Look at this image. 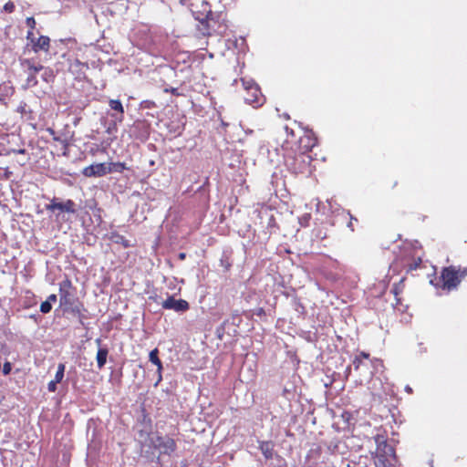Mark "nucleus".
Instances as JSON below:
<instances>
[{"mask_svg": "<svg viewBox=\"0 0 467 467\" xmlns=\"http://www.w3.org/2000/svg\"><path fill=\"white\" fill-rule=\"evenodd\" d=\"M199 10L202 11V16L197 15V30L202 36L224 33L226 26L223 23L224 16L222 12L213 13L209 3L205 1L202 3Z\"/></svg>", "mask_w": 467, "mask_h": 467, "instance_id": "f257e3e1", "label": "nucleus"}, {"mask_svg": "<svg viewBox=\"0 0 467 467\" xmlns=\"http://www.w3.org/2000/svg\"><path fill=\"white\" fill-rule=\"evenodd\" d=\"M71 287V282L69 280H65L59 285V304L60 306L63 307L64 312L70 313L77 317L79 320L80 325H84V319L87 317L84 315L83 305L78 302L75 296L69 292V288Z\"/></svg>", "mask_w": 467, "mask_h": 467, "instance_id": "f03ea898", "label": "nucleus"}, {"mask_svg": "<svg viewBox=\"0 0 467 467\" xmlns=\"http://www.w3.org/2000/svg\"><path fill=\"white\" fill-rule=\"evenodd\" d=\"M466 275L467 268L461 269L453 265L444 267L440 276L441 287L447 290L455 289Z\"/></svg>", "mask_w": 467, "mask_h": 467, "instance_id": "7ed1b4c3", "label": "nucleus"}, {"mask_svg": "<svg viewBox=\"0 0 467 467\" xmlns=\"http://www.w3.org/2000/svg\"><path fill=\"white\" fill-rule=\"evenodd\" d=\"M368 358L369 355L365 352H361L358 356H356L352 361V365L348 366L346 369L347 376H349L353 368L354 370L359 373V381L361 384L364 381H369L374 372L370 370Z\"/></svg>", "mask_w": 467, "mask_h": 467, "instance_id": "20e7f679", "label": "nucleus"}, {"mask_svg": "<svg viewBox=\"0 0 467 467\" xmlns=\"http://www.w3.org/2000/svg\"><path fill=\"white\" fill-rule=\"evenodd\" d=\"M375 442L377 444V451L375 452V456L390 459L391 461L396 462L397 457L395 450L393 446L387 442V440L384 438V436L379 434L376 435Z\"/></svg>", "mask_w": 467, "mask_h": 467, "instance_id": "39448f33", "label": "nucleus"}, {"mask_svg": "<svg viewBox=\"0 0 467 467\" xmlns=\"http://www.w3.org/2000/svg\"><path fill=\"white\" fill-rule=\"evenodd\" d=\"M157 450H159L160 457L161 455L171 456L177 450L175 440L170 436L157 434Z\"/></svg>", "mask_w": 467, "mask_h": 467, "instance_id": "423d86ee", "label": "nucleus"}, {"mask_svg": "<svg viewBox=\"0 0 467 467\" xmlns=\"http://www.w3.org/2000/svg\"><path fill=\"white\" fill-rule=\"evenodd\" d=\"M26 39L30 42L32 50L35 53H38L39 51L47 52L50 47V38L47 36L36 37L34 32L27 31Z\"/></svg>", "mask_w": 467, "mask_h": 467, "instance_id": "0eeeda50", "label": "nucleus"}, {"mask_svg": "<svg viewBox=\"0 0 467 467\" xmlns=\"http://www.w3.org/2000/svg\"><path fill=\"white\" fill-rule=\"evenodd\" d=\"M164 309H171L178 313L186 312L190 308L189 303L184 299H175L172 296H168L166 300L161 303Z\"/></svg>", "mask_w": 467, "mask_h": 467, "instance_id": "6e6552de", "label": "nucleus"}, {"mask_svg": "<svg viewBox=\"0 0 467 467\" xmlns=\"http://www.w3.org/2000/svg\"><path fill=\"white\" fill-rule=\"evenodd\" d=\"M82 174L86 177H102L108 174L107 162L94 163L83 169Z\"/></svg>", "mask_w": 467, "mask_h": 467, "instance_id": "1a4fd4ad", "label": "nucleus"}, {"mask_svg": "<svg viewBox=\"0 0 467 467\" xmlns=\"http://www.w3.org/2000/svg\"><path fill=\"white\" fill-rule=\"evenodd\" d=\"M244 101L254 108L263 105V103L265 102V99L261 93L260 88L254 87V89H250V93L246 92Z\"/></svg>", "mask_w": 467, "mask_h": 467, "instance_id": "9d476101", "label": "nucleus"}, {"mask_svg": "<svg viewBox=\"0 0 467 467\" xmlns=\"http://www.w3.org/2000/svg\"><path fill=\"white\" fill-rule=\"evenodd\" d=\"M131 132L133 136L140 141H145L150 136L149 128L143 121L135 122L132 126Z\"/></svg>", "mask_w": 467, "mask_h": 467, "instance_id": "9b49d317", "label": "nucleus"}, {"mask_svg": "<svg viewBox=\"0 0 467 467\" xmlns=\"http://www.w3.org/2000/svg\"><path fill=\"white\" fill-rule=\"evenodd\" d=\"M259 450L266 460H271L275 455V443L272 441H261Z\"/></svg>", "mask_w": 467, "mask_h": 467, "instance_id": "f8f14e48", "label": "nucleus"}, {"mask_svg": "<svg viewBox=\"0 0 467 467\" xmlns=\"http://www.w3.org/2000/svg\"><path fill=\"white\" fill-rule=\"evenodd\" d=\"M158 355H159L158 348L152 349L149 355L150 361L157 366L158 379H157V382L155 383V386H157L162 380V376H161L162 363H161V359L159 358Z\"/></svg>", "mask_w": 467, "mask_h": 467, "instance_id": "ddd939ff", "label": "nucleus"}, {"mask_svg": "<svg viewBox=\"0 0 467 467\" xmlns=\"http://www.w3.org/2000/svg\"><path fill=\"white\" fill-rule=\"evenodd\" d=\"M109 105L112 110L116 111V114H112V117L115 120L121 122L123 120L124 109L120 100L110 99Z\"/></svg>", "mask_w": 467, "mask_h": 467, "instance_id": "4468645a", "label": "nucleus"}, {"mask_svg": "<svg viewBox=\"0 0 467 467\" xmlns=\"http://www.w3.org/2000/svg\"><path fill=\"white\" fill-rule=\"evenodd\" d=\"M156 450L150 447L140 446V456L145 458L150 462L161 463L160 455L156 454Z\"/></svg>", "mask_w": 467, "mask_h": 467, "instance_id": "2eb2a0df", "label": "nucleus"}, {"mask_svg": "<svg viewBox=\"0 0 467 467\" xmlns=\"http://www.w3.org/2000/svg\"><path fill=\"white\" fill-rule=\"evenodd\" d=\"M16 111L26 120H34L36 119V114L33 109L24 101L20 102Z\"/></svg>", "mask_w": 467, "mask_h": 467, "instance_id": "dca6fc26", "label": "nucleus"}, {"mask_svg": "<svg viewBox=\"0 0 467 467\" xmlns=\"http://www.w3.org/2000/svg\"><path fill=\"white\" fill-rule=\"evenodd\" d=\"M300 147L304 151H310L316 146V139L309 135L300 138Z\"/></svg>", "mask_w": 467, "mask_h": 467, "instance_id": "f3484780", "label": "nucleus"}, {"mask_svg": "<svg viewBox=\"0 0 467 467\" xmlns=\"http://www.w3.org/2000/svg\"><path fill=\"white\" fill-rule=\"evenodd\" d=\"M108 354H109L108 348H106V347L99 348L96 359H97L98 368L99 369H101L105 366V364L107 362Z\"/></svg>", "mask_w": 467, "mask_h": 467, "instance_id": "a211bd4d", "label": "nucleus"}, {"mask_svg": "<svg viewBox=\"0 0 467 467\" xmlns=\"http://www.w3.org/2000/svg\"><path fill=\"white\" fill-rule=\"evenodd\" d=\"M58 210L63 213H76V203L72 200H67L66 202H60Z\"/></svg>", "mask_w": 467, "mask_h": 467, "instance_id": "6ab92c4d", "label": "nucleus"}, {"mask_svg": "<svg viewBox=\"0 0 467 467\" xmlns=\"http://www.w3.org/2000/svg\"><path fill=\"white\" fill-rule=\"evenodd\" d=\"M22 66L26 67L30 74H36L43 69V66L36 65L35 62L30 59H24L22 61Z\"/></svg>", "mask_w": 467, "mask_h": 467, "instance_id": "aec40b11", "label": "nucleus"}, {"mask_svg": "<svg viewBox=\"0 0 467 467\" xmlns=\"http://www.w3.org/2000/svg\"><path fill=\"white\" fill-rule=\"evenodd\" d=\"M109 239L112 243L121 244L124 248L130 246V241L118 233H111Z\"/></svg>", "mask_w": 467, "mask_h": 467, "instance_id": "412c9836", "label": "nucleus"}, {"mask_svg": "<svg viewBox=\"0 0 467 467\" xmlns=\"http://www.w3.org/2000/svg\"><path fill=\"white\" fill-rule=\"evenodd\" d=\"M108 174L112 172H122L127 169L124 162H107Z\"/></svg>", "mask_w": 467, "mask_h": 467, "instance_id": "4be33fe9", "label": "nucleus"}, {"mask_svg": "<svg viewBox=\"0 0 467 467\" xmlns=\"http://www.w3.org/2000/svg\"><path fill=\"white\" fill-rule=\"evenodd\" d=\"M157 434L156 435H151L150 437H146V439L144 440H141V442L140 443V446H143V447H151L155 450H157Z\"/></svg>", "mask_w": 467, "mask_h": 467, "instance_id": "5701e85b", "label": "nucleus"}, {"mask_svg": "<svg viewBox=\"0 0 467 467\" xmlns=\"http://www.w3.org/2000/svg\"><path fill=\"white\" fill-rule=\"evenodd\" d=\"M375 457V467H391L394 464V462L390 459L381 458L379 456Z\"/></svg>", "mask_w": 467, "mask_h": 467, "instance_id": "b1692460", "label": "nucleus"}, {"mask_svg": "<svg viewBox=\"0 0 467 467\" xmlns=\"http://www.w3.org/2000/svg\"><path fill=\"white\" fill-rule=\"evenodd\" d=\"M41 71H43L41 78L45 82L49 83L53 81L55 76L51 68L43 67V69Z\"/></svg>", "mask_w": 467, "mask_h": 467, "instance_id": "393cba45", "label": "nucleus"}, {"mask_svg": "<svg viewBox=\"0 0 467 467\" xmlns=\"http://www.w3.org/2000/svg\"><path fill=\"white\" fill-rule=\"evenodd\" d=\"M368 362H369V368H373L372 371L374 373H378L383 368V363H382V360H380V359H378V358L369 359L368 358Z\"/></svg>", "mask_w": 467, "mask_h": 467, "instance_id": "a878e982", "label": "nucleus"}, {"mask_svg": "<svg viewBox=\"0 0 467 467\" xmlns=\"http://www.w3.org/2000/svg\"><path fill=\"white\" fill-rule=\"evenodd\" d=\"M266 228L270 234L275 233V229L277 228V223L275 218L273 214L268 216V222Z\"/></svg>", "mask_w": 467, "mask_h": 467, "instance_id": "bb28decb", "label": "nucleus"}, {"mask_svg": "<svg viewBox=\"0 0 467 467\" xmlns=\"http://www.w3.org/2000/svg\"><path fill=\"white\" fill-rule=\"evenodd\" d=\"M12 174L13 172L7 167H0V182L8 181L11 178Z\"/></svg>", "mask_w": 467, "mask_h": 467, "instance_id": "cd10ccee", "label": "nucleus"}, {"mask_svg": "<svg viewBox=\"0 0 467 467\" xmlns=\"http://www.w3.org/2000/svg\"><path fill=\"white\" fill-rule=\"evenodd\" d=\"M242 82L244 89L248 93H250V89H254V87H258V85L253 79L246 80L243 78Z\"/></svg>", "mask_w": 467, "mask_h": 467, "instance_id": "c85d7f7f", "label": "nucleus"}, {"mask_svg": "<svg viewBox=\"0 0 467 467\" xmlns=\"http://www.w3.org/2000/svg\"><path fill=\"white\" fill-rule=\"evenodd\" d=\"M37 85V79L36 77V74H30L28 73L27 78H26V87L32 88Z\"/></svg>", "mask_w": 467, "mask_h": 467, "instance_id": "c756f323", "label": "nucleus"}, {"mask_svg": "<svg viewBox=\"0 0 467 467\" xmlns=\"http://www.w3.org/2000/svg\"><path fill=\"white\" fill-rule=\"evenodd\" d=\"M220 263L221 266H223L225 270H229L232 265V263L230 262L229 257L226 254H223Z\"/></svg>", "mask_w": 467, "mask_h": 467, "instance_id": "7c9ffc66", "label": "nucleus"}, {"mask_svg": "<svg viewBox=\"0 0 467 467\" xmlns=\"http://www.w3.org/2000/svg\"><path fill=\"white\" fill-rule=\"evenodd\" d=\"M12 91V88L8 87L7 85H1L0 86V101H4L3 96H8L9 93Z\"/></svg>", "mask_w": 467, "mask_h": 467, "instance_id": "2f4dec72", "label": "nucleus"}, {"mask_svg": "<svg viewBox=\"0 0 467 467\" xmlns=\"http://www.w3.org/2000/svg\"><path fill=\"white\" fill-rule=\"evenodd\" d=\"M59 203L60 202H58L57 198H54L53 200H51L50 203L47 205L46 208L47 211L54 212L55 210H58Z\"/></svg>", "mask_w": 467, "mask_h": 467, "instance_id": "473e14b6", "label": "nucleus"}, {"mask_svg": "<svg viewBox=\"0 0 467 467\" xmlns=\"http://www.w3.org/2000/svg\"><path fill=\"white\" fill-rule=\"evenodd\" d=\"M311 219V215L309 213H305L301 217H299V223L303 227L308 226L309 221Z\"/></svg>", "mask_w": 467, "mask_h": 467, "instance_id": "72a5a7b5", "label": "nucleus"}, {"mask_svg": "<svg viewBox=\"0 0 467 467\" xmlns=\"http://www.w3.org/2000/svg\"><path fill=\"white\" fill-rule=\"evenodd\" d=\"M51 309H52V305L49 302H47V300L41 303V305H40L41 313L47 314L51 311Z\"/></svg>", "mask_w": 467, "mask_h": 467, "instance_id": "f704fd0d", "label": "nucleus"}, {"mask_svg": "<svg viewBox=\"0 0 467 467\" xmlns=\"http://www.w3.org/2000/svg\"><path fill=\"white\" fill-rule=\"evenodd\" d=\"M152 434L150 430H140L138 431V441L140 443L141 440L146 439V437H150Z\"/></svg>", "mask_w": 467, "mask_h": 467, "instance_id": "c9c22d12", "label": "nucleus"}, {"mask_svg": "<svg viewBox=\"0 0 467 467\" xmlns=\"http://www.w3.org/2000/svg\"><path fill=\"white\" fill-rule=\"evenodd\" d=\"M36 20H35V18H34V17H32V16H31V17H27V18L26 19V25L29 27V30H28V31H32V32H33V30H34V29H35V27H36Z\"/></svg>", "mask_w": 467, "mask_h": 467, "instance_id": "e433bc0d", "label": "nucleus"}, {"mask_svg": "<svg viewBox=\"0 0 467 467\" xmlns=\"http://www.w3.org/2000/svg\"><path fill=\"white\" fill-rule=\"evenodd\" d=\"M12 370V365L10 362L6 361L5 363H4V366H3V374L4 375H9L10 372Z\"/></svg>", "mask_w": 467, "mask_h": 467, "instance_id": "4c0bfd02", "label": "nucleus"}, {"mask_svg": "<svg viewBox=\"0 0 467 467\" xmlns=\"http://www.w3.org/2000/svg\"><path fill=\"white\" fill-rule=\"evenodd\" d=\"M4 10L6 12V13H12L14 10H15V5L13 2H7L5 5H4Z\"/></svg>", "mask_w": 467, "mask_h": 467, "instance_id": "58836bf2", "label": "nucleus"}, {"mask_svg": "<svg viewBox=\"0 0 467 467\" xmlns=\"http://www.w3.org/2000/svg\"><path fill=\"white\" fill-rule=\"evenodd\" d=\"M58 382H56V380H51L48 384H47V390L49 392H55L57 390V385Z\"/></svg>", "mask_w": 467, "mask_h": 467, "instance_id": "ea45409f", "label": "nucleus"}, {"mask_svg": "<svg viewBox=\"0 0 467 467\" xmlns=\"http://www.w3.org/2000/svg\"><path fill=\"white\" fill-rule=\"evenodd\" d=\"M348 215L350 217V221L348 223V227L351 230V232H354V226H353V221H358L356 217L350 214V213H348Z\"/></svg>", "mask_w": 467, "mask_h": 467, "instance_id": "a19ab883", "label": "nucleus"}, {"mask_svg": "<svg viewBox=\"0 0 467 467\" xmlns=\"http://www.w3.org/2000/svg\"><path fill=\"white\" fill-rule=\"evenodd\" d=\"M10 152H14V153H17V154H21V155H28L27 154V151L26 149H18V150H9Z\"/></svg>", "mask_w": 467, "mask_h": 467, "instance_id": "79ce46f5", "label": "nucleus"}, {"mask_svg": "<svg viewBox=\"0 0 467 467\" xmlns=\"http://www.w3.org/2000/svg\"><path fill=\"white\" fill-rule=\"evenodd\" d=\"M63 378H64V373H61V372H56V375H55V379L54 380H56V382H61L63 380Z\"/></svg>", "mask_w": 467, "mask_h": 467, "instance_id": "37998d69", "label": "nucleus"}, {"mask_svg": "<svg viewBox=\"0 0 467 467\" xmlns=\"http://www.w3.org/2000/svg\"><path fill=\"white\" fill-rule=\"evenodd\" d=\"M421 264V259L419 258L418 261L414 262L409 266V270H415Z\"/></svg>", "mask_w": 467, "mask_h": 467, "instance_id": "c03bdc74", "label": "nucleus"}, {"mask_svg": "<svg viewBox=\"0 0 467 467\" xmlns=\"http://www.w3.org/2000/svg\"><path fill=\"white\" fill-rule=\"evenodd\" d=\"M57 296H56V295H54V294H52V295H50V296L47 297V302H49V303L52 305V303H55V302L57 301Z\"/></svg>", "mask_w": 467, "mask_h": 467, "instance_id": "a18cd8bd", "label": "nucleus"}, {"mask_svg": "<svg viewBox=\"0 0 467 467\" xmlns=\"http://www.w3.org/2000/svg\"><path fill=\"white\" fill-rule=\"evenodd\" d=\"M65 368H66V366L64 363H59L57 365V372H61V373H64L65 374Z\"/></svg>", "mask_w": 467, "mask_h": 467, "instance_id": "49530a36", "label": "nucleus"}, {"mask_svg": "<svg viewBox=\"0 0 467 467\" xmlns=\"http://www.w3.org/2000/svg\"><path fill=\"white\" fill-rule=\"evenodd\" d=\"M5 150V146L2 143H0V155H3V154L6 155V154L10 153V151L4 152Z\"/></svg>", "mask_w": 467, "mask_h": 467, "instance_id": "de8ad7c7", "label": "nucleus"}, {"mask_svg": "<svg viewBox=\"0 0 467 467\" xmlns=\"http://www.w3.org/2000/svg\"><path fill=\"white\" fill-rule=\"evenodd\" d=\"M192 15H193L194 18L197 20V15L202 16V11H200L198 9H192Z\"/></svg>", "mask_w": 467, "mask_h": 467, "instance_id": "09e8293b", "label": "nucleus"}, {"mask_svg": "<svg viewBox=\"0 0 467 467\" xmlns=\"http://www.w3.org/2000/svg\"><path fill=\"white\" fill-rule=\"evenodd\" d=\"M29 161V157L27 156L26 158L23 159L22 161H17V162L21 165V166H24L27 161Z\"/></svg>", "mask_w": 467, "mask_h": 467, "instance_id": "8fccbe9b", "label": "nucleus"}, {"mask_svg": "<svg viewBox=\"0 0 467 467\" xmlns=\"http://www.w3.org/2000/svg\"><path fill=\"white\" fill-rule=\"evenodd\" d=\"M170 91H171L173 95H176V96H179V95H180V93L178 92V88H171V90H170Z\"/></svg>", "mask_w": 467, "mask_h": 467, "instance_id": "3c124183", "label": "nucleus"}, {"mask_svg": "<svg viewBox=\"0 0 467 467\" xmlns=\"http://www.w3.org/2000/svg\"><path fill=\"white\" fill-rule=\"evenodd\" d=\"M95 343L98 345V347H99V348H102V347H101V343H102L101 338H97V339L95 340Z\"/></svg>", "mask_w": 467, "mask_h": 467, "instance_id": "603ef678", "label": "nucleus"}, {"mask_svg": "<svg viewBox=\"0 0 467 467\" xmlns=\"http://www.w3.org/2000/svg\"><path fill=\"white\" fill-rule=\"evenodd\" d=\"M179 258H180L181 260L184 259V258H185V254L181 253V254H179Z\"/></svg>", "mask_w": 467, "mask_h": 467, "instance_id": "864d4df0", "label": "nucleus"}, {"mask_svg": "<svg viewBox=\"0 0 467 467\" xmlns=\"http://www.w3.org/2000/svg\"><path fill=\"white\" fill-rule=\"evenodd\" d=\"M406 391L409 392V393H411L412 392V389L410 386H407L406 387Z\"/></svg>", "mask_w": 467, "mask_h": 467, "instance_id": "5fc2aeb1", "label": "nucleus"}, {"mask_svg": "<svg viewBox=\"0 0 467 467\" xmlns=\"http://www.w3.org/2000/svg\"><path fill=\"white\" fill-rule=\"evenodd\" d=\"M245 132H246V134H251V133H253V130H248Z\"/></svg>", "mask_w": 467, "mask_h": 467, "instance_id": "6e6d98bb", "label": "nucleus"}, {"mask_svg": "<svg viewBox=\"0 0 467 467\" xmlns=\"http://www.w3.org/2000/svg\"><path fill=\"white\" fill-rule=\"evenodd\" d=\"M307 467H315V466H313V465H309V466H307Z\"/></svg>", "mask_w": 467, "mask_h": 467, "instance_id": "4d7b16f0", "label": "nucleus"}]
</instances>
